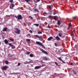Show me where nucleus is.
Instances as JSON below:
<instances>
[{"label": "nucleus", "mask_w": 78, "mask_h": 78, "mask_svg": "<svg viewBox=\"0 0 78 78\" xmlns=\"http://www.w3.org/2000/svg\"><path fill=\"white\" fill-rule=\"evenodd\" d=\"M36 43L37 44L39 45L40 46L44 48H45V47L44 46V45L42 44V43H41V42H39L38 41H36Z\"/></svg>", "instance_id": "1"}, {"label": "nucleus", "mask_w": 78, "mask_h": 78, "mask_svg": "<svg viewBox=\"0 0 78 78\" xmlns=\"http://www.w3.org/2000/svg\"><path fill=\"white\" fill-rule=\"evenodd\" d=\"M34 37H36L37 38H38L41 41H42L43 39V37L41 36H39L37 35H34Z\"/></svg>", "instance_id": "2"}, {"label": "nucleus", "mask_w": 78, "mask_h": 78, "mask_svg": "<svg viewBox=\"0 0 78 78\" xmlns=\"http://www.w3.org/2000/svg\"><path fill=\"white\" fill-rule=\"evenodd\" d=\"M9 68V66H5L2 67V70L6 71L7 69Z\"/></svg>", "instance_id": "3"}, {"label": "nucleus", "mask_w": 78, "mask_h": 78, "mask_svg": "<svg viewBox=\"0 0 78 78\" xmlns=\"http://www.w3.org/2000/svg\"><path fill=\"white\" fill-rule=\"evenodd\" d=\"M16 31H15V33L17 34L18 35L20 34V29H18V28H16Z\"/></svg>", "instance_id": "4"}, {"label": "nucleus", "mask_w": 78, "mask_h": 78, "mask_svg": "<svg viewBox=\"0 0 78 78\" xmlns=\"http://www.w3.org/2000/svg\"><path fill=\"white\" fill-rule=\"evenodd\" d=\"M8 44L12 47V49H15L16 48V46L14 45H12L11 43H9Z\"/></svg>", "instance_id": "5"}, {"label": "nucleus", "mask_w": 78, "mask_h": 78, "mask_svg": "<svg viewBox=\"0 0 78 78\" xmlns=\"http://www.w3.org/2000/svg\"><path fill=\"white\" fill-rule=\"evenodd\" d=\"M15 6V5L12 3H10V4L9 7H10V8L11 9H13V8Z\"/></svg>", "instance_id": "6"}, {"label": "nucleus", "mask_w": 78, "mask_h": 78, "mask_svg": "<svg viewBox=\"0 0 78 78\" xmlns=\"http://www.w3.org/2000/svg\"><path fill=\"white\" fill-rule=\"evenodd\" d=\"M18 17V20H22L23 19L22 16L21 15H19L17 16Z\"/></svg>", "instance_id": "7"}, {"label": "nucleus", "mask_w": 78, "mask_h": 78, "mask_svg": "<svg viewBox=\"0 0 78 78\" xmlns=\"http://www.w3.org/2000/svg\"><path fill=\"white\" fill-rule=\"evenodd\" d=\"M40 51H41L42 52H43V53H44L45 54L48 55V54L47 52L46 51H45V50H43V49L41 48L40 49Z\"/></svg>", "instance_id": "8"}, {"label": "nucleus", "mask_w": 78, "mask_h": 78, "mask_svg": "<svg viewBox=\"0 0 78 78\" xmlns=\"http://www.w3.org/2000/svg\"><path fill=\"white\" fill-rule=\"evenodd\" d=\"M43 67L42 66H36L34 67L35 69H40L41 67Z\"/></svg>", "instance_id": "9"}, {"label": "nucleus", "mask_w": 78, "mask_h": 78, "mask_svg": "<svg viewBox=\"0 0 78 78\" xmlns=\"http://www.w3.org/2000/svg\"><path fill=\"white\" fill-rule=\"evenodd\" d=\"M4 42L5 44H8L9 43V41L6 39H5V40L4 41Z\"/></svg>", "instance_id": "10"}, {"label": "nucleus", "mask_w": 78, "mask_h": 78, "mask_svg": "<svg viewBox=\"0 0 78 78\" xmlns=\"http://www.w3.org/2000/svg\"><path fill=\"white\" fill-rule=\"evenodd\" d=\"M55 38L57 41H59L60 39V37H58V36H57L56 37H55Z\"/></svg>", "instance_id": "11"}, {"label": "nucleus", "mask_w": 78, "mask_h": 78, "mask_svg": "<svg viewBox=\"0 0 78 78\" xmlns=\"http://www.w3.org/2000/svg\"><path fill=\"white\" fill-rule=\"evenodd\" d=\"M53 39V37H50L48 38L47 39V40L48 41H50L51 40H52Z\"/></svg>", "instance_id": "12"}, {"label": "nucleus", "mask_w": 78, "mask_h": 78, "mask_svg": "<svg viewBox=\"0 0 78 78\" xmlns=\"http://www.w3.org/2000/svg\"><path fill=\"white\" fill-rule=\"evenodd\" d=\"M8 30V28L7 27H5L4 28V29L3 30V32H5L6 31V30Z\"/></svg>", "instance_id": "13"}, {"label": "nucleus", "mask_w": 78, "mask_h": 78, "mask_svg": "<svg viewBox=\"0 0 78 78\" xmlns=\"http://www.w3.org/2000/svg\"><path fill=\"white\" fill-rule=\"evenodd\" d=\"M48 7L50 10H52V5H51H51H48Z\"/></svg>", "instance_id": "14"}, {"label": "nucleus", "mask_w": 78, "mask_h": 78, "mask_svg": "<svg viewBox=\"0 0 78 78\" xmlns=\"http://www.w3.org/2000/svg\"><path fill=\"white\" fill-rule=\"evenodd\" d=\"M27 37L29 38H30L31 37V36H30V34H27Z\"/></svg>", "instance_id": "15"}, {"label": "nucleus", "mask_w": 78, "mask_h": 78, "mask_svg": "<svg viewBox=\"0 0 78 78\" xmlns=\"http://www.w3.org/2000/svg\"><path fill=\"white\" fill-rule=\"evenodd\" d=\"M57 23L58 25H60L61 23L60 21V20H58Z\"/></svg>", "instance_id": "16"}, {"label": "nucleus", "mask_w": 78, "mask_h": 78, "mask_svg": "<svg viewBox=\"0 0 78 78\" xmlns=\"http://www.w3.org/2000/svg\"><path fill=\"white\" fill-rule=\"evenodd\" d=\"M5 63L6 65H8L9 64L8 61L6 60L5 61Z\"/></svg>", "instance_id": "17"}, {"label": "nucleus", "mask_w": 78, "mask_h": 78, "mask_svg": "<svg viewBox=\"0 0 78 78\" xmlns=\"http://www.w3.org/2000/svg\"><path fill=\"white\" fill-rule=\"evenodd\" d=\"M30 57H33L34 56V55L33 54H31L30 55Z\"/></svg>", "instance_id": "18"}, {"label": "nucleus", "mask_w": 78, "mask_h": 78, "mask_svg": "<svg viewBox=\"0 0 78 78\" xmlns=\"http://www.w3.org/2000/svg\"><path fill=\"white\" fill-rule=\"evenodd\" d=\"M43 58L44 60H47V58L46 57H43Z\"/></svg>", "instance_id": "19"}, {"label": "nucleus", "mask_w": 78, "mask_h": 78, "mask_svg": "<svg viewBox=\"0 0 78 78\" xmlns=\"http://www.w3.org/2000/svg\"><path fill=\"white\" fill-rule=\"evenodd\" d=\"M31 40L29 39H26V41H27V42H30V41Z\"/></svg>", "instance_id": "20"}, {"label": "nucleus", "mask_w": 78, "mask_h": 78, "mask_svg": "<svg viewBox=\"0 0 78 78\" xmlns=\"http://www.w3.org/2000/svg\"><path fill=\"white\" fill-rule=\"evenodd\" d=\"M58 59L59 60L61 61H62V57L58 58Z\"/></svg>", "instance_id": "21"}, {"label": "nucleus", "mask_w": 78, "mask_h": 78, "mask_svg": "<svg viewBox=\"0 0 78 78\" xmlns=\"http://www.w3.org/2000/svg\"><path fill=\"white\" fill-rule=\"evenodd\" d=\"M34 25L35 26L37 27H38L39 26V24H34Z\"/></svg>", "instance_id": "22"}, {"label": "nucleus", "mask_w": 78, "mask_h": 78, "mask_svg": "<svg viewBox=\"0 0 78 78\" xmlns=\"http://www.w3.org/2000/svg\"><path fill=\"white\" fill-rule=\"evenodd\" d=\"M62 34L61 33H59L58 34V36L59 37H61L62 36Z\"/></svg>", "instance_id": "23"}, {"label": "nucleus", "mask_w": 78, "mask_h": 78, "mask_svg": "<svg viewBox=\"0 0 78 78\" xmlns=\"http://www.w3.org/2000/svg\"><path fill=\"white\" fill-rule=\"evenodd\" d=\"M33 0H25V2H26L27 3H28V2H29L30 1H32Z\"/></svg>", "instance_id": "24"}, {"label": "nucleus", "mask_w": 78, "mask_h": 78, "mask_svg": "<svg viewBox=\"0 0 78 78\" xmlns=\"http://www.w3.org/2000/svg\"><path fill=\"white\" fill-rule=\"evenodd\" d=\"M34 11L35 12H39V10L37 9H34Z\"/></svg>", "instance_id": "25"}, {"label": "nucleus", "mask_w": 78, "mask_h": 78, "mask_svg": "<svg viewBox=\"0 0 78 78\" xmlns=\"http://www.w3.org/2000/svg\"><path fill=\"white\" fill-rule=\"evenodd\" d=\"M69 27H72V25L71 23H69Z\"/></svg>", "instance_id": "26"}, {"label": "nucleus", "mask_w": 78, "mask_h": 78, "mask_svg": "<svg viewBox=\"0 0 78 78\" xmlns=\"http://www.w3.org/2000/svg\"><path fill=\"white\" fill-rule=\"evenodd\" d=\"M37 34H42V32L41 31H39L38 32Z\"/></svg>", "instance_id": "27"}, {"label": "nucleus", "mask_w": 78, "mask_h": 78, "mask_svg": "<svg viewBox=\"0 0 78 78\" xmlns=\"http://www.w3.org/2000/svg\"><path fill=\"white\" fill-rule=\"evenodd\" d=\"M29 17L31 19V20H32V19H33V17H32V16H29Z\"/></svg>", "instance_id": "28"}, {"label": "nucleus", "mask_w": 78, "mask_h": 78, "mask_svg": "<svg viewBox=\"0 0 78 78\" xmlns=\"http://www.w3.org/2000/svg\"><path fill=\"white\" fill-rule=\"evenodd\" d=\"M55 63L56 65V66H59V65H58L57 62H55Z\"/></svg>", "instance_id": "29"}, {"label": "nucleus", "mask_w": 78, "mask_h": 78, "mask_svg": "<svg viewBox=\"0 0 78 78\" xmlns=\"http://www.w3.org/2000/svg\"><path fill=\"white\" fill-rule=\"evenodd\" d=\"M9 40H10V41H11L12 42H13L14 41L11 38H9Z\"/></svg>", "instance_id": "30"}, {"label": "nucleus", "mask_w": 78, "mask_h": 78, "mask_svg": "<svg viewBox=\"0 0 78 78\" xmlns=\"http://www.w3.org/2000/svg\"><path fill=\"white\" fill-rule=\"evenodd\" d=\"M13 0H9V2L10 3H13Z\"/></svg>", "instance_id": "31"}, {"label": "nucleus", "mask_w": 78, "mask_h": 78, "mask_svg": "<svg viewBox=\"0 0 78 78\" xmlns=\"http://www.w3.org/2000/svg\"><path fill=\"white\" fill-rule=\"evenodd\" d=\"M29 32H30V34H32L33 33V31L31 30H30Z\"/></svg>", "instance_id": "32"}, {"label": "nucleus", "mask_w": 78, "mask_h": 78, "mask_svg": "<svg viewBox=\"0 0 78 78\" xmlns=\"http://www.w3.org/2000/svg\"><path fill=\"white\" fill-rule=\"evenodd\" d=\"M73 72L74 74H76L77 73V72L75 71H73Z\"/></svg>", "instance_id": "33"}, {"label": "nucleus", "mask_w": 78, "mask_h": 78, "mask_svg": "<svg viewBox=\"0 0 78 78\" xmlns=\"http://www.w3.org/2000/svg\"><path fill=\"white\" fill-rule=\"evenodd\" d=\"M54 19L55 20H56V16H54Z\"/></svg>", "instance_id": "34"}, {"label": "nucleus", "mask_w": 78, "mask_h": 78, "mask_svg": "<svg viewBox=\"0 0 78 78\" xmlns=\"http://www.w3.org/2000/svg\"><path fill=\"white\" fill-rule=\"evenodd\" d=\"M27 55H29L30 54V52H27Z\"/></svg>", "instance_id": "35"}, {"label": "nucleus", "mask_w": 78, "mask_h": 78, "mask_svg": "<svg viewBox=\"0 0 78 78\" xmlns=\"http://www.w3.org/2000/svg\"><path fill=\"white\" fill-rule=\"evenodd\" d=\"M54 45L56 47L57 46V44H56V43H55Z\"/></svg>", "instance_id": "36"}, {"label": "nucleus", "mask_w": 78, "mask_h": 78, "mask_svg": "<svg viewBox=\"0 0 78 78\" xmlns=\"http://www.w3.org/2000/svg\"><path fill=\"white\" fill-rule=\"evenodd\" d=\"M71 36H73V37H74V34H73L72 33H71Z\"/></svg>", "instance_id": "37"}, {"label": "nucleus", "mask_w": 78, "mask_h": 78, "mask_svg": "<svg viewBox=\"0 0 78 78\" xmlns=\"http://www.w3.org/2000/svg\"><path fill=\"white\" fill-rule=\"evenodd\" d=\"M51 17V15H50L48 17H47V18H50Z\"/></svg>", "instance_id": "38"}, {"label": "nucleus", "mask_w": 78, "mask_h": 78, "mask_svg": "<svg viewBox=\"0 0 78 78\" xmlns=\"http://www.w3.org/2000/svg\"><path fill=\"white\" fill-rule=\"evenodd\" d=\"M62 62L64 64H66V62H65L63 60H62Z\"/></svg>", "instance_id": "39"}, {"label": "nucleus", "mask_w": 78, "mask_h": 78, "mask_svg": "<svg viewBox=\"0 0 78 78\" xmlns=\"http://www.w3.org/2000/svg\"><path fill=\"white\" fill-rule=\"evenodd\" d=\"M47 28H51V27L50 26H48L47 27Z\"/></svg>", "instance_id": "40"}, {"label": "nucleus", "mask_w": 78, "mask_h": 78, "mask_svg": "<svg viewBox=\"0 0 78 78\" xmlns=\"http://www.w3.org/2000/svg\"><path fill=\"white\" fill-rule=\"evenodd\" d=\"M56 12H53V15H56Z\"/></svg>", "instance_id": "41"}, {"label": "nucleus", "mask_w": 78, "mask_h": 78, "mask_svg": "<svg viewBox=\"0 0 78 78\" xmlns=\"http://www.w3.org/2000/svg\"><path fill=\"white\" fill-rule=\"evenodd\" d=\"M14 17L15 18H16V19H18V16H14Z\"/></svg>", "instance_id": "42"}, {"label": "nucleus", "mask_w": 78, "mask_h": 78, "mask_svg": "<svg viewBox=\"0 0 78 78\" xmlns=\"http://www.w3.org/2000/svg\"><path fill=\"white\" fill-rule=\"evenodd\" d=\"M20 65V63H18V66H19Z\"/></svg>", "instance_id": "43"}, {"label": "nucleus", "mask_w": 78, "mask_h": 78, "mask_svg": "<svg viewBox=\"0 0 78 78\" xmlns=\"http://www.w3.org/2000/svg\"><path fill=\"white\" fill-rule=\"evenodd\" d=\"M37 2H40V0H37Z\"/></svg>", "instance_id": "44"}, {"label": "nucleus", "mask_w": 78, "mask_h": 78, "mask_svg": "<svg viewBox=\"0 0 78 78\" xmlns=\"http://www.w3.org/2000/svg\"><path fill=\"white\" fill-rule=\"evenodd\" d=\"M73 63L71 62V65H73Z\"/></svg>", "instance_id": "45"}, {"label": "nucleus", "mask_w": 78, "mask_h": 78, "mask_svg": "<svg viewBox=\"0 0 78 78\" xmlns=\"http://www.w3.org/2000/svg\"><path fill=\"white\" fill-rule=\"evenodd\" d=\"M73 19H75V17H73Z\"/></svg>", "instance_id": "46"}, {"label": "nucleus", "mask_w": 78, "mask_h": 78, "mask_svg": "<svg viewBox=\"0 0 78 78\" xmlns=\"http://www.w3.org/2000/svg\"><path fill=\"white\" fill-rule=\"evenodd\" d=\"M43 16H45V14H44V13L43 14Z\"/></svg>", "instance_id": "47"}, {"label": "nucleus", "mask_w": 78, "mask_h": 78, "mask_svg": "<svg viewBox=\"0 0 78 78\" xmlns=\"http://www.w3.org/2000/svg\"><path fill=\"white\" fill-rule=\"evenodd\" d=\"M67 29H68V30H70V28H67Z\"/></svg>", "instance_id": "48"}, {"label": "nucleus", "mask_w": 78, "mask_h": 78, "mask_svg": "<svg viewBox=\"0 0 78 78\" xmlns=\"http://www.w3.org/2000/svg\"><path fill=\"white\" fill-rule=\"evenodd\" d=\"M75 29H74V30H73V32H75Z\"/></svg>", "instance_id": "49"}, {"label": "nucleus", "mask_w": 78, "mask_h": 78, "mask_svg": "<svg viewBox=\"0 0 78 78\" xmlns=\"http://www.w3.org/2000/svg\"><path fill=\"white\" fill-rule=\"evenodd\" d=\"M44 14H46V12H44Z\"/></svg>", "instance_id": "50"}, {"label": "nucleus", "mask_w": 78, "mask_h": 78, "mask_svg": "<svg viewBox=\"0 0 78 78\" xmlns=\"http://www.w3.org/2000/svg\"><path fill=\"white\" fill-rule=\"evenodd\" d=\"M58 52H60V50H58Z\"/></svg>", "instance_id": "51"}, {"label": "nucleus", "mask_w": 78, "mask_h": 78, "mask_svg": "<svg viewBox=\"0 0 78 78\" xmlns=\"http://www.w3.org/2000/svg\"><path fill=\"white\" fill-rule=\"evenodd\" d=\"M77 3L78 4V1H77Z\"/></svg>", "instance_id": "52"}, {"label": "nucleus", "mask_w": 78, "mask_h": 78, "mask_svg": "<svg viewBox=\"0 0 78 78\" xmlns=\"http://www.w3.org/2000/svg\"><path fill=\"white\" fill-rule=\"evenodd\" d=\"M33 1H34V2H35V0H33Z\"/></svg>", "instance_id": "53"}, {"label": "nucleus", "mask_w": 78, "mask_h": 78, "mask_svg": "<svg viewBox=\"0 0 78 78\" xmlns=\"http://www.w3.org/2000/svg\"><path fill=\"white\" fill-rule=\"evenodd\" d=\"M1 44V42H0V44Z\"/></svg>", "instance_id": "54"}, {"label": "nucleus", "mask_w": 78, "mask_h": 78, "mask_svg": "<svg viewBox=\"0 0 78 78\" xmlns=\"http://www.w3.org/2000/svg\"><path fill=\"white\" fill-rule=\"evenodd\" d=\"M56 51H57V50H56Z\"/></svg>", "instance_id": "55"}, {"label": "nucleus", "mask_w": 78, "mask_h": 78, "mask_svg": "<svg viewBox=\"0 0 78 78\" xmlns=\"http://www.w3.org/2000/svg\"><path fill=\"white\" fill-rule=\"evenodd\" d=\"M52 1H54V0H52Z\"/></svg>", "instance_id": "56"}, {"label": "nucleus", "mask_w": 78, "mask_h": 78, "mask_svg": "<svg viewBox=\"0 0 78 78\" xmlns=\"http://www.w3.org/2000/svg\"><path fill=\"white\" fill-rule=\"evenodd\" d=\"M24 1H25V0H23Z\"/></svg>", "instance_id": "57"}, {"label": "nucleus", "mask_w": 78, "mask_h": 78, "mask_svg": "<svg viewBox=\"0 0 78 78\" xmlns=\"http://www.w3.org/2000/svg\"><path fill=\"white\" fill-rule=\"evenodd\" d=\"M2 54L3 55V53H2Z\"/></svg>", "instance_id": "58"}, {"label": "nucleus", "mask_w": 78, "mask_h": 78, "mask_svg": "<svg viewBox=\"0 0 78 78\" xmlns=\"http://www.w3.org/2000/svg\"><path fill=\"white\" fill-rule=\"evenodd\" d=\"M15 78L14 77H13V78Z\"/></svg>", "instance_id": "59"}]
</instances>
